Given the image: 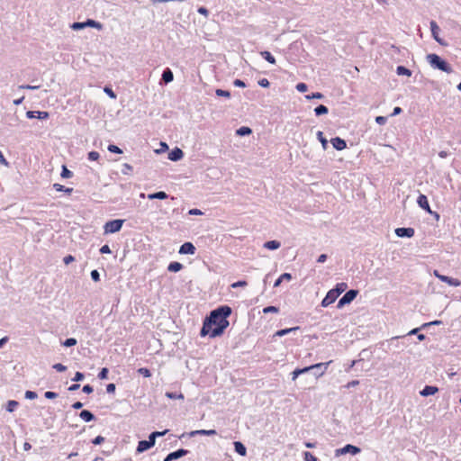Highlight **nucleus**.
Returning a JSON list of instances; mask_svg holds the SVG:
<instances>
[{"label": "nucleus", "instance_id": "nucleus-4", "mask_svg": "<svg viewBox=\"0 0 461 461\" xmlns=\"http://www.w3.org/2000/svg\"><path fill=\"white\" fill-rule=\"evenodd\" d=\"M124 221L125 220L122 219H115L107 221L104 226V233H115L120 231Z\"/></svg>", "mask_w": 461, "mask_h": 461}, {"label": "nucleus", "instance_id": "nucleus-9", "mask_svg": "<svg viewBox=\"0 0 461 461\" xmlns=\"http://www.w3.org/2000/svg\"><path fill=\"white\" fill-rule=\"evenodd\" d=\"M189 453V451L187 449H184V448H179L176 451H173L171 453H169L165 458L163 461H173V460H176V459H179L185 456H186L187 454Z\"/></svg>", "mask_w": 461, "mask_h": 461}, {"label": "nucleus", "instance_id": "nucleus-21", "mask_svg": "<svg viewBox=\"0 0 461 461\" xmlns=\"http://www.w3.org/2000/svg\"><path fill=\"white\" fill-rule=\"evenodd\" d=\"M173 79H174V74H173L172 70L169 68H165L162 73L161 80L165 84H168V83L172 82Z\"/></svg>", "mask_w": 461, "mask_h": 461}, {"label": "nucleus", "instance_id": "nucleus-48", "mask_svg": "<svg viewBox=\"0 0 461 461\" xmlns=\"http://www.w3.org/2000/svg\"><path fill=\"white\" fill-rule=\"evenodd\" d=\"M104 93L110 97V98H113V99H115L116 98V95L115 93L113 92V90L109 87V86H104Z\"/></svg>", "mask_w": 461, "mask_h": 461}, {"label": "nucleus", "instance_id": "nucleus-62", "mask_svg": "<svg viewBox=\"0 0 461 461\" xmlns=\"http://www.w3.org/2000/svg\"><path fill=\"white\" fill-rule=\"evenodd\" d=\"M116 386L114 384L111 383L106 385V392L108 393H113L115 392Z\"/></svg>", "mask_w": 461, "mask_h": 461}, {"label": "nucleus", "instance_id": "nucleus-42", "mask_svg": "<svg viewBox=\"0 0 461 461\" xmlns=\"http://www.w3.org/2000/svg\"><path fill=\"white\" fill-rule=\"evenodd\" d=\"M107 149L112 153H115V154H122V149L121 148H119L118 146L113 145V144H110Z\"/></svg>", "mask_w": 461, "mask_h": 461}, {"label": "nucleus", "instance_id": "nucleus-60", "mask_svg": "<svg viewBox=\"0 0 461 461\" xmlns=\"http://www.w3.org/2000/svg\"><path fill=\"white\" fill-rule=\"evenodd\" d=\"M387 121V118L384 116H376L375 117V122L379 125H384Z\"/></svg>", "mask_w": 461, "mask_h": 461}, {"label": "nucleus", "instance_id": "nucleus-31", "mask_svg": "<svg viewBox=\"0 0 461 461\" xmlns=\"http://www.w3.org/2000/svg\"><path fill=\"white\" fill-rule=\"evenodd\" d=\"M328 112H329V109L324 104H320V105L316 106L314 109V113H315L316 116H321V115L326 114V113H328Z\"/></svg>", "mask_w": 461, "mask_h": 461}, {"label": "nucleus", "instance_id": "nucleus-8", "mask_svg": "<svg viewBox=\"0 0 461 461\" xmlns=\"http://www.w3.org/2000/svg\"><path fill=\"white\" fill-rule=\"evenodd\" d=\"M429 26L433 39L440 45L446 46L447 43L438 36L439 27L438 23L432 20L429 23Z\"/></svg>", "mask_w": 461, "mask_h": 461}, {"label": "nucleus", "instance_id": "nucleus-63", "mask_svg": "<svg viewBox=\"0 0 461 461\" xmlns=\"http://www.w3.org/2000/svg\"><path fill=\"white\" fill-rule=\"evenodd\" d=\"M233 85L237 87H245L246 86L245 82L243 80L238 79V78L233 81Z\"/></svg>", "mask_w": 461, "mask_h": 461}, {"label": "nucleus", "instance_id": "nucleus-22", "mask_svg": "<svg viewBox=\"0 0 461 461\" xmlns=\"http://www.w3.org/2000/svg\"><path fill=\"white\" fill-rule=\"evenodd\" d=\"M79 417L86 422L92 421L95 419V416L88 410H82L79 413Z\"/></svg>", "mask_w": 461, "mask_h": 461}, {"label": "nucleus", "instance_id": "nucleus-6", "mask_svg": "<svg viewBox=\"0 0 461 461\" xmlns=\"http://www.w3.org/2000/svg\"><path fill=\"white\" fill-rule=\"evenodd\" d=\"M360 451H361L360 447L351 445V444H347L343 447L338 448L335 450V456H339L342 455H346L348 453H349L351 455H357V454L360 453Z\"/></svg>", "mask_w": 461, "mask_h": 461}, {"label": "nucleus", "instance_id": "nucleus-52", "mask_svg": "<svg viewBox=\"0 0 461 461\" xmlns=\"http://www.w3.org/2000/svg\"><path fill=\"white\" fill-rule=\"evenodd\" d=\"M91 278L95 282H98L100 280V274L96 269H94L90 273Z\"/></svg>", "mask_w": 461, "mask_h": 461}, {"label": "nucleus", "instance_id": "nucleus-61", "mask_svg": "<svg viewBox=\"0 0 461 461\" xmlns=\"http://www.w3.org/2000/svg\"><path fill=\"white\" fill-rule=\"evenodd\" d=\"M258 85L261 86V87H268L270 83L268 81V79L267 78H261L260 80H258Z\"/></svg>", "mask_w": 461, "mask_h": 461}, {"label": "nucleus", "instance_id": "nucleus-33", "mask_svg": "<svg viewBox=\"0 0 461 461\" xmlns=\"http://www.w3.org/2000/svg\"><path fill=\"white\" fill-rule=\"evenodd\" d=\"M396 73L399 76H411V71L409 68H405L404 66H398L396 68Z\"/></svg>", "mask_w": 461, "mask_h": 461}, {"label": "nucleus", "instance_id": "nucleus-64", "mask_svg": "<svg viewBox=\"0 0 461 461\" xmlns=\"http://www.w3.org/2000/svg\"><path fill=\"white\" fill-rule=\"evenodd\" d=\"M100 253L101 254H110L111 253L110 247L107 244L102 246L100 249Z\"/></svg>", "mask_w": 461, "mask_h": 461}, {"label": "nucleus", "instance_id": "nucleus-3", "mask_svg": "<svg viewBox=\"0 0 461 461\" xmlns=\"http://www.w3.org/2000/svg\"><path fill=\"white\" fill-rule=\"evenodd\" d=\"M329 364H330V362H327V363H318V364L312 365L310 366H306V367H303V368H296L292 373V375H293L292 379L295 380L300 375L307 373V372H310V370L321 369V371L320 373L315 374V377H319V376H321V375H322L324 374V372L327 369Z\"/></svg>", "mask_w": 461, "mask_h": 461}, {"label": "nucleus", "instance_id": "nucleus-19", "mask_svg": "<svg viewBox=\"0 0 461 461\" xmlns=\"http://www.w3.org/2000/svg\"><path fill=\"white\" fill-rule=\"evenodd\" d=\"M217 434V431L215 429H197L193 430L189 433L190 437H194L197 435H203V436H214Z\"/></svg>", "mask_w": 461, "mask_h": 461}, {"label": "nucleus", "instance_id": "nucleus-50", "mask_svg": "<svg viewBox=\"0 0 461 461\" xmlns=\"http://www.w3.org/2000/svg\"><path fill=\"white\" fill-rule=\"evenodd\" d=\"M38 397V394L36 392L33 391H26L25 392V398L29 400H34Z\"/></svg>", "mask_w": 461, "mask_h": 461}, {"label": "nucleus", "instance_id": "nucleus-29", "mask_svg": "<svg viewBox=\"0 0 461 461\" xmlns=\"http://www.w3.org/2000/svg\"><path fill=\"white\" fill-rule=\"evenodd\" d=\"M85 24H86V27L95 28L97 30H101L103 28V24L102 23H100L99 22L95 21L93 19H87L85 22Z\"/></svg>", "mask_w": 461, "mask_h": 461}, {"label": "nucleus", "instance_id": "nucleus-10", "mask_svg": "<svg viewBox=\"0 0 461 461\" xmlns=\"http://www.w3.org/2000/svg\"><path fill=\"white\" fill-rule=\"evenodd\" d=\"M414 232V229L411 227H401L395 229V234L400 238H411L413 237Z\"/></svg>", "mask_w": 461, "mask_h": 461}, {"label": "nucleus", "instance_id": "nucleus-28", "mask_svg": "<svg viewBox=\"0 0 461 461\" xmlns=\"http://www.w3.org/2000/svg\"><path fill=\"white\" fill-rule=\"evenodd\" d=\"M280 246H281V244L277 240H269L264 244V248L270 249V250L277 249L280 248Z\"/></svg>", "mask_w": 461, "mask_h": 461}, {"label": "nucleus", "instance_id": "nucleus-57", "mask_svg": "<svg viewBox=\"0 0 461 461\" xmlns=\"http://www.w3.org/2000/svg\"><path fill=\"white\" fill-rule=\"evenodd\" d=\"M44 396L47 399L52 400L58 397V393L51 391H47L45 392Z\"/></svg>", "mask_w": 461, "mask_h": 461}, {"label": "nucleus", "instance_id": "nucleus-16", "mask_svg": "<svg viewBox=\"0 0 461 461\" xmlns=\"http://www.w3.org/2000/svg\"><path fill=\"white\" fill-rule=\"evenodd\" d=\"M330 142L332 144V147L337 150H342V149H346V147H347V143H346L345 140H343L339 137L332 138L330 140Z\"/></svg>", "mask_w": 461, "mask_h": 461}, {"label": "nucleus", "instance_id": "nucleus-37", "mask_svg": "<svg viewBox=\"0 0 461 461\" xmlns=\"http://www.w3.org/2000/svg\"><path fill=\"white\" fill-rule=\"evenodd\" d=\"M317 138L318 140H320V142L321 143L322 147L324 149H327V145H328V140L327 139L323 136V132L319 131L317 132Z\"/></svg>", "mask_w": 461, "mask_h": 461}, {"label": "nucleus", "instance_id": "nucleus-47", "mask_svg": "<svg viewBox=\"0 0 461 461\" xmlns=\"http://www.w3.org/2000/svg\"><path fill=\"white\" fill-rule=\"evenodd\" d=\"M138 373L140 375H142L144 377H150L151 376V372L149 371V369L146 368V367H140L138 369Z\"/></svg>", "mask_w": 461, "mask_h": 461}, {"label": "nucleus", "instance_id": "nucleus-46", "mask_svg": "<svg viewBox=\"0 0 461 461\" xmlns=\"http://www.w3.org/2000/svg\"><path fill=\"white\" fill-rule=\"evenodd\" d=\"M304 461H317V457L314 456L311 452H303Z\"/></svg>", "mask_w": 461, "mask_h": 461}, {"label": "nucleus", "instance_id": "nucleus-13", "mask_svg": "<svg viewBox=\"0 0 461 461\" xmlns=\"http://www.w3.org/2000/svg\"><path fill=\"white\" fill-rule=\"evenodd\" d=\"M417 203L419 204V206L420 208H422L423 210H425L426 212H429V213H433L432 211L430 210V207H429V201H428V198L425 194H420L419 196H418V199H417Z\"/></svg>", "mask_w": 461, "mask_h": 461}, {"label": "nucleus", "instance_id": "nucleus-45", "mask_svg": "<svg viewBox=\"0 0 461 461\" xmlns=\"http://www.w3.org/2000/svg\"><path fill=\"white\" fill-rule=\"evenodd\" d=\"M323 97H324V95L321 93H320V92L312 93V94L307 95L305 96V98L309 99V100H311V99H322Z\"/></svg>", "mask_w": 461, "mask_h": 461}, {"label": "nucleus", "instance_id": "nucleus-23", "mask_svg": "<svg viewBox=\"0 0 461 461\" xmlns=\"http://www.w3.org/2000/svg\"><path fill=\"white\" fill-rule=\"evenodd\" d=\"M147 197L149 200H155V199L165 200L168 197V195L164 191H158L156 193L149 194Z\"/></svg>", "mask_w": 461, "mask_h": 461}, {"label": "nucleus", "instance_id": "nucleus-34", "mask_svg": "<svg viewBox=\"0 0 461 461\" xmlns=\"http://www.w3.org/2000/svg\"><path fill=\"white\" fill-rule=\"evenodd\" d=\"M166 397H167L168 399H172V400H175V399H177V400H184L185 399V396L182 393H176V392H167L165 393Z\"/></svg>", "mask_w": 461, "mask_h": 461}, {"label": "nucleus", "instance_id": "nucleus-41", "mask_svg": "<svg viewBox=\"0 0 461 461\" xmlns=\"http://www.w3.org/2000/svg\"><path fill=\"white\" fill-rule=\"evenodd\" d=\"M108 374H109L108 368L107 367H103L100 370L99 374H98V378L101 379V380L107 379Z\"/></svg>", "mask_w": 461, "mask_h": 461}, {"label": "nucleus", "instance_id": "nucleus-17", "mask_svg": "<svg viewBox=\"0 0 461 461\" xmlns=\"http://www.w3.org/2000/svg\"><path fill=\"white\" fill-rule=\"evenodd\" d=\"M438 392V388L433 385H425L424 388L420 392L421 396L427 397L434 395Z\"/></svg>", "mask_w": 461, "mask_h": 461}, {"label": "nucleus", "instance_id": "nucleus-56", "mask_svg": "<svg viewBox=\"0 0 461 461\" xmlns=\"http://www.w3.org/2000/svg\"><path fill=\"white\" fill-rule=\"evenodd\" d=\"M55 370H57L58 372H64L67 370V366H64L63 364H60V363H57L55 365H53L52 366Z\"/></svg>", "mask_w": 461, "mask_h": 461}, {"label": "nucleus", "instance_id": "nucleus-1", "mask_svg": "<svg viewBox=\"0 0 461 461\" xmlns=\"http://www.w3.org/2000/svg\"><path fill=\"white\" fill-rule=\"evenodd\" d=\"M231 312L229 305H221L212 310L203 321L200 330L201 337L209 335L211 338H216L222 335L230 325L228 317Z\"/></svg>", "mask_w": 461, "mask_h": 461}, {"label": "nucleus", "instance_id": "nucleus-32", "mask_svg": "<svg viewBox=\"0 0 461 461\" xmlns=\"http://www.w3.org/2000/svg\"><path fill=\"white\" fill-rule=\"evenodd\" d=\"M252 133V130L247 126H241L236 131L238 136H247Z\"/></svg>", "mask_w": 461, "mask_h": 461}, {"label": "nucleus", "instance_id": "nucleus-5", "mask_svg": "<svg viewBox=\"0 0 461 461\" xmlns=\"http://www.w3.org/2000/svg\"><path fill=\"white\" fill-rule=\"evenodd\" d=\"M358 294V291L355 289H350L347 291L344 295L339 300L338 308H342L346 304H349Z\"/></svg>", "mask_w": 461, "mask_h": 461}, {"label": "nucleus", "instance_id": "nucleus-44", "mask_svg": "<svg viewBox=\"0 0 461 461\" xmlns=\"http://www.w3.org/2000/svg\"><path fill=\"white\" fill-rule=\"evenodd\" d=\"M133 167L131 165L128 164V163H124L122 165V173L123 175H128L130 174L131 171H132Z\"/></svg>", "mask_w": 461, "mask_h": 461}, {"label": "nucleus", "instance_id": "nucleus-35", "mask_svg": "<svg viewBox=\"0 0 461 461\" xmlns=\"http://www.w3.org/2000/svg\"><path fill=\"white\" fill-rule=\"evenodd\" d=\"M299 330V327H294V328H287V329H283V330H277L276 333H275V336H277V337H283L290 332H293V331H295Z\"/></svg>", "mask_w": 461, "mask_h": 461}, {"label": "nucleus", "instance_id": "nucleus-12", "mask_svg": "<svg viewBox=\"0 0 461 461\" xmlns=\"http://www.w3.org/2000/svg\"><path fill=\"white\" fill-rule=\"evenodd\" d=\"M338 297L339 296L336 295V294L332 290H330L327 293L326 296L322 299L321 304L322 307H328L330 304L333 303Z\"/></svg>", "mask_w": 461, "mask_h": 461}, {"label": "nucleus", "instance_id": "nucleus-54", "mask_svg": "<svg viewBox=\"0 0 461 461\" xmlns=\"http://www.w3.org/2000/svg\"><path fill=\"white\" fill-rule=\"evenodd\" d=\"M100 155L97 151H90L88 153V159L92 161H95L99 158Z\"/></svg>", "mask_w": 461, "mask_h": 461}, {"label": "nucleus", "instance_id": "nucleus-55", "mask_svg": "<svg viewBox=\"0 0 461 461\" xmlns=\"http://www.w3.org/2000/svg\"><path fill=\"white\" fill-rule=\"evenodd\" d=\"M168 432V429H165L163 431H154L150 433L149 435L156 440L157 437H161L166 435Z\"/></svg>", "mask_w": 461, "mask_h": 461}, {"label": "nucleus", "instance_id": "nucleus-58", "mask_svg": "<svg viewBox=\"0 0 461 461\" xmlns=\"http://www.w3.org/2000/svg\"><path fill=\"white\" fill-rule=\"evenodd\" d=\"M85 378V375L81 372H76L75 376L73 377V381L79 382L82 381Z\"/></svg>", "mask_w": 461, "mask_h": 461}, {"label": "nucleus", "instance_id": "nucleus-39", "mask_svg": "<svg viewBox=\"0 0 461 461\" xmlns=\"http://www.w3.org/2000/svg\"><path fill=\"white\" fill-rule=\"evenodd\" d=\"M60 176L62 178H70V177H72L73 173H72V171L68 169V167L66 166H62V171H61Z\"/></svg>", "mask_w": 461, "mask_h": 461}, {"label": "nucleus", "instance_id": "nucleus-30", "mask_svg": "<svg viewBox=\"0 0 461 461\" xmlns=\"http://www.w3.org/2000/svg\"><path fill=\"white\" fill-rule=\"evenodd\" d=\"M53 188L58 191V192H64L68 194H70L72 192H73V188H70V187H66L60 184H54L53 185Z\"/></svg>", "mask_w": 461, "mask_h": 461}, {"label": "nucleus", "instance_id": "nucleus-2", "mask_svg": "<svg viewBox=\"0 0 461 461\" xmlns=\"http://www.w3.org/2000/svg\"><path fill=\"white\" fill-rule=\"evenodd\" d=\"M426 59L431 68L450 74L453 72L451 66L438 54L430 53L426 56Z\"/></svg>", "mask_w": 461, "mask_h": 461}, {"label": "nucleus", "instance_id": "nucleus-43", "mask_svg": "<svg viewBox=\"0 0 461 461\" xmlns=\"http://www.w3.org/2000/svg\"><path fill=\"white\" fill-rule=\"evenodd\" d=\"M71 29L75 30V31H78V30H82L84 28H86V24H85V22L83 23H80V22H75L73 23L71 25H70Z\"/></svg>", "mask_w": 461, "mask_h": 461}, {"label": "nucleus", "instance_id": "nucleus-38", "mask_svg": "<svg viewBox=\"0 0 461 461\" xmlns=\"http://www.w3.org/2000/svg\"><path fill=\"white\" fill-rule=\"evenodd\" d=\"M77 340L75 338H68L62 342V345L64 347L70 348L77 345Z\"/></svg>", "mask_w": 461, "mask_h": 461}, {"label": "nucleus", "instance_id": "nucleus-59", "mask_svg": "<svg viewBox=\"0 0 461 461\" xmlns=\"http://www.w3.org/2000/svg\"><path fill=\"white\" fill-rule=\"evenodd\" d=\"M104 441V438L102 437V436H97L95 437L93 440H92V443L94 445H100L102 444L103 442Z\"/></svg>", "mask_w": 461, "mask_h": 461}, {"label": "nucleus", "instance_id": "nucleus-24", "mask_svg": "<svg viewBox=\"0 0 461 461\" xmlns=\"http://www.w3.org/2000/svg\"><path fill=\"white\" fill-rule=\"evenodd\" d=\"M182 268H183V265L177 261L170 262L169 265L167 266V270L169 272H174V273L180 271Z\"/></svg>", "mask_w": 461, "mask_h": 461}, {"label": "nucleus", "instance_id": "nucleus-18", "mask_svg": "<svg viewBox=\"0 0 461 461\" xmlns=\"http://www.w3.org/2000/svg\"><path fill=\"white\" fill-rule=\"evenodd\" d=\"M439 280L454 287H457L461 285L460 280L444 275H442V276H439Z\"/></svg>", "mask_w": 461, "mask_h": 461}, {"label": "nucleus", "instance_id": "nucleus-7", "mask_svg": "<svg viewBox=\"0 0 461 461\" xmlns=\"http://www.w3.org/2000/svg\"><path fill=\"white\" fill-rule=\"evenodd\" d=\"M156 443V440L149 435L148 440H140L138 443L136 451L138 453H143L151 448Z\"/></svg>", "mask_w": 461, "mask_h": 461}, {"label": "nucleus", "instance_id": "nucleus-25", "mask_svg": "<svg viewBox=\"0 0 461 461\" xmlns=\"http://www.w3.org/2000/svg\"><path fill=\"white\" fill-rule=\"evenodd\" d=\"M292 279V275L289 273H284L282 274L275 282L274 287H277L281 285L282 282L285 280L290 281Z\"/></svg>", "mask_w": 461, "mask_h": 461}, {"label": "nucleus", "instance_id": "nucleus-20", "mask_svg": "<svg viewBox=\"0 0 461 461\" xmlns=\"http://www.w3.org/2000/svg\"><path fill=\"white\" fill-rule=\"evenodd\" d=\"M234 450L241 456H245L247 455V448L245 445L240 441H234Z\"/></svg>", "mask_w": 461, "mask_h": 461}, {"label": "nucleus", "instance_id": "nucleus-49", "mask_svg": "<svg viewBox=\"0 0 461 461\" xmlns=\"http://www.w3.org/2000/svg\"><path fill=\"white\" fill-rule=\"evenodd\" d=\"M296 90L301 92V93H304L307 91L308 89V86L305 83H298L295 86Z\"/></svg>", "mask_w": 461, "mask_h": 461}, {"label": "nucleus", "instance_id": "nucleus-11", "mask_svg": "<svg viewBox=\"0 0 461 461\" xmlns=\"http://www.w3.org/2000/svg\"><path fill=\"white\" fill-rule=\"evenodd\" d=\"M50 116L48 112H42V111H28L26 113V117L29 119L37 118L40 120H45L48 119Z\"/></svg>", "mask_w": 461, "mask_h": 461}, {"label": "nucleus", "instance_id": "nucleus-51", "mask_svg": "<svg viewBox=\"0 0 461 461\" xmlns=\"http://www.w3.org/2000/svg\"><path fill=\"white\" fill-rule=\"evenodd\" d=\"M279 309L276 306H267L263 309L264 313L278 312Z\"/></svg>", "mask_w": 461, "mask_h": 461}, {"label": "nucleus", "instance_id": "nucleus-14", "mask_svg": "<svg viewBox=\"0 0 461 461\" xmlns=\"http://www.w3.org/2000/svg\"><path fill=\"white\" fill-rule=\"evenodd\" d=\"M195 252V247L192 242H185L179 249L180 254L194 255Z\"/></svg>", "mask_w": 461, "mask_h": 461}, {"label": "nucleus", "instance_id": "nucleus-27", "mask_svg": "<svg viewBox=\"0 0 461 461\" xmlns=\"http://www.w3.org/2000/svg\"><path fill=\"white\" fill-rule=\"evenodd\" d=\"M261 57L270 64H276L275 57L267 50L260 52Z\"/></svg>", "mask_w": 461, "mask_h": 461}, {"label": "nucleus", "instance_id": "nucleus-15", "mask_svg": "<svg viewBox=\"0 0 461 461\" xmlns=\"http://www.w3.org/2000/svg\"><path fill=\"white\" fill-rule=\"evenodd\" d=\"M184 157V152L181 149L176 147L168 153V159L171 161H178Z\"/></svg>", "mask_w": 461, "mask_h": 461}, {"label": "nucleus", "instance_id": "nucleus-36", "mask_svg": "<svg viewBox=\"0 0 461 461\" xmlns=\"http://www.w3.org/2000/svg\"><path fill=\"white\" fill-rule=\"evenodd\" d=\"M18 405H19L18 402H16L14 400H10L7 402L6 411L8 412H13L17 408Z\"/></svg>", "mask_w": 461, "mask_h": 461}, {"label": "nucleus", "instance_id": "nucleus-40", "mask_svg": "<svg viewBox=\"0 0 461 461\" xmlns=\"http://www.w3.org/2000/svg\"><path fill=\"white\" fill-rule=\"evenodd\" d=\"M215 94L217 96H221V97H227V98L230 97V92L227 91V90H223V89H216Z\"/></svg>", "mask_w": 461, "mask_h": 461}, {"label": "nucleus", "instance_id": "nucleus-26", "mask_svg": "<svg viewBox=\"0 0 461 461\" xmlns=\"http://www.w3.org/2000/svg\"><path fill=\"white\" fill-rule=\"evenodd\" d=\"M347 288L348 285L346 283H339L331 290L336 294V295L339 296Z\"/></svg>", "mask_w": 461, "mask_h": 461}, {"label": "nucleus", "instance_id": "nucleus-53", "mask_svg": "<svg viewBox=\"0 0 461 461\" xmlns=\"http://www.w3.org/2000/svg\"><path fill=\"white\" fill-rule=\"evenodd\" d=\"M247 282L245 280H240V281H237L233 284H231V287L232 288H238V287H245L247 285Z\"/></svg>", "mask_w": 461, "mask_h": 461}]
</instances>
